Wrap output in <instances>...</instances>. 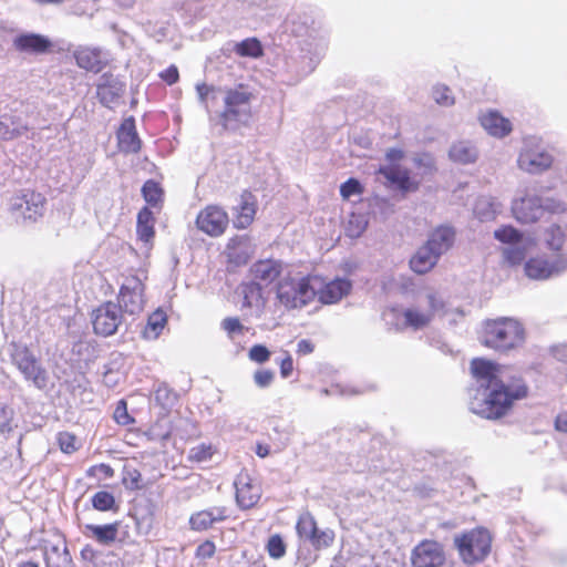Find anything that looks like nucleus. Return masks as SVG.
I'll return each instance as SVG.
<instances>
[{
	"label": "nucleus",
	"mask_w": 567,
	"mask_h": 567,
	"mask_svg": "<svg viewBox=\"0 0 567 567\" xmlns=\"http://www.w3.org/2000/svg\"><path fill=\"white\" fill-rule=\"evenodd\" d=\"M80 555H81L82 559L93 561L97 557V550L91 545H85L81 549Z\"/></svg>",
	"instance_id": "nucleus-63"
},
{
	"label": "nucleus",
	"mask_w": 567,
	"mask_h": 567,
	"mask_svg": "<svg viewBox=\"0 0 567 567\" xmlns=\"http://www.w3.org/2000/svg\"><path fill=\"white\" fill-rule=\"evenodd\" d=\"M564 210L560 203L554 199L544 202L535 195H526L513 202L512 213L520 224H533L539 220L545 212L556 213Z\"/></svg>",
	"instance_id": "nucleus-7"
},
{
	"label": "nucleus",
	"mask_w": 567,
	"mask_h": 567,
	"mask_svg": "<svg viewBox=\"0 0 567 567\" xmlns=\"http://www.w3.org/2000/svg\"><path fill=\"white\" fill-rule=\"evenodd\" d=\"M529 394V388L522 377H512L484 390L483 398L471 401V410L487 420H499L511 413L517 401Z\"/></svg>",
	"instance_id": "nucleus-1"
},
{
	"label": "nucleus",
	"mask_w": 567,
	"mask_h": 567,
	"mask_svg": "<svg viewBox=\"0 0 567 567\" xmlns=\"http://www.w3.org/2000/svg\"><path fill=\"white\" fill-rule=\"evenodd\" d=\"M315 350V344L307 339H302L297 344V353L299 355H307L312 353Z\"/></svg>",
	"instance_id": "nucleus-60"
},
{
	"label": "nucleus",
	"mask_w": 567,
	"mask_h": 567,
	"mask_svg": "<svg viewBox=\"0 0 567 567\" xmlns=\"http://www.w3.org/2000/svg\"><path fill=\"white\" fill-rule=\"evenodd\" d=\"M230 518V511L226 506H215L200 509L189 516V528L202 533L210 529L216 523H221Z\"/></svg>",
	"instance_id": "nucleus-21"
},
{
	"label": "nucleus",
	"mask_w": 567,
	"mask_h": 567,
	"mask_svg": "<svg viewBox=\"0 0 567 567\" xmlns=\"http://www.w3.org/2000/svg\"><path fill=\"white\" fill-rule=\"evenodd\" d=\"M117 146L121 152L126 154L138 153L142 147L141 140L137 135L135 127V120L133 116L126 117L122 121L117 132Z\"/></svg>",
	"instance_id": "nucleus-24"
},
{
	"label": "nucleus",
	"mask_w": 567,
	"mask_h": 567,
	"mask_svg": "<svg viewBox=\"0 0 567 567\" xmlns=\"http://www.w3.org/2000/svg\"><path fill=\"white\" fill-rule=\"evenodd\" d=\"M494 237L501 243L517 244L522 241L523 234L511 225L502 226L494 231Z\"/></svg>",
	"instance_id": "nucleus-46"
},
{
	"label": "nucleus",
	"mask_w": 567,
	"mask_h": 567,
	"mask_svg": "<svg viewBox=\"0 0 567 567\" xmlns=\"http://www.w3.org/2000/svg\"><path fill=\"white\" fill-rule=\"evenodd\" d=\"M196 91H197L200 102L205 103L207 101L209 93H212L214 91V87L206 83H200V84H197Z\"/></svg>",
	"instance_id": "nucleus-62"
},
{
	"label": "nucleus",
	"mask_w": 567,
	"mask_h": 567,
	"mask_svg": "<svg viewBox=\"0 0 567 567\" xmlns=\"http://www.w3.org/2000/svg\"><path fill=\"white\" fill-rule=\"evenodd\" d=\"M334 532L331 530V529H319L318 527L316 528V532L312 533L308 538L307 540L310 542V544L312 545V547L316 549V550H322V549H326L328 547H330L333 542H334Z\"/></svg>",
	"instance_id": "nucleus-42"
},
{
	"label": "nucleus",
	"mask_w": 567,
	"mask_h": 567,
	"mask_svg": "<svg viewBox=\"0 0 567 567\" xmlns=\"http://www.w3.org/2000/svg\"><path fill=\"white\" fill-rule=\"evenodd\" d=\"M318 527L315 516L309 513H302L299 515L296 523V532L300 538L307 539Z\"/></svg>",
	"instance_id": "nucleus-43"
},
{
	"label": "nucleus",
	"mask_w": 567,
	"mask_h": 567,
	"mask_svg": "<svg viewBox=\"0 0 567 567\" xmlns=\"http://www.w3.org/2000/svg\"><path fill=\"white\" fill-rule=\"evenodd\" d=\"M235 488L236 502L241 509H250L260 501L261 485L247 471H241L237 475Z\"/></svg>",
	"instance_id": "nucleus-15"
},
{
	"label": "nucleus",
	"mask_w": 567,
	"mask_h": 567,
	"mask_svg": "<svg viewBox=\"0 0 567 567\" xmlns=\"http://www.w3.org/2000/svg\"><path fill=\"white\" fill-rule=\"evenodd\" d=\"M91 503L94 509L99 512H110L117 511V504L115 497L112 493L107 491H99L96 492L92 498Z\"/></svg>",
	"instance_id": "nucleus-41"
},
{
	"label": "nucleus",
	"mask_w": 567,
	"mask_h": 567,
	"mask_svg": "<svg viewBox=\"0 0 567 567\" xmlns=\"http://www.w3.org/2000/svg\"><path fill=\"white\" fill-rule=\"evenodd\" d=\"M11 362L21 372L23 378L32 382L38 389H44L49 382V374L33 351L22 343H12Z\"/></svg>",
	"instance_id": "nucleus-6"
},
{
	"label": "nucleus",
	"mask_w": 567,
	"mask_h": 567,
	"mask_svg": "<svg viewBox=\"0 0 567 567\" xmlns=\"http://www.w3.org/2000/svg\"><path fill=\"white\" fill-rule=\"evenodd\" d=\"M254 254L255 248L248 235L230 237L225 247L227 265L233 269L247 265Z\"/></svg>",
	"instance_id": "nucleus-16"
},
{
	"label": "nucleus",
	"mask_w": 567,
	"mask_h": 567,
	"mask_svg": "<svg viewBox=\"0 0 567 567\" xmlns=\"http://www.w3.org/2000/svg\"><path fill=\"white\" fill-rule=\"evenodd\" d=\"M554 425L556 431L567 433V411H563L556 416Z\"/></svg>",
	"instance_id": "nucleus-61"
},
{
	"label": "nucleus",
	"mask_w": 567,
	"mask_h": 567,
	"mask_svg": "<svg viewBox=\"0 0 567 567\" xmlns=\"http://www.w3.org/2000/svg\"><path fill=\"white\" fill-rule=\"evenodd\" d=\"M482 126L493 136L504 137L508 135L513 127L508 118L496 111H489L480 117Z\"/></svg>",
	"instance_id": "nucleus-29"
},
{
	"label": "nucleus",
	"mask_w": 567,
	"mask_h": 567,
	"mask_svg": "<svg viewBox=\"0 0 567 567\" xmlns=\"http://www.w3.org/2000/svg\"><path fill=\"white\" fill-rule=\"evenodd\" d=\"M445 560L444 546L433 539H423L411 553L413 567H442Z\"/></svg>",
	"instance_id": "nucleus-13"
},
{
	"label": "nucleus",
	"mask_w": 567,
	"mask_h": 567,
	"mask_svg": "<svg viewBox=\"0 0 567 567\" xmlns=\"http://www.w3.org/2000/svg\"><path fill=\"white\" fill-rule=\"evenodd\" d=\"M249 358L255 362L264 363L269 360L270 352L265 346L256 344L249 350Z\"/></svg>",
	"instance_id": "nucleus-56"
},
{
	"label": "nucleus",
	"mask_w": 567,
	"mask_h": 567,
	"mask_svg": "<svg viewBox=\"0 0 567 567\" xmlns=\"http://www.w3.org/2000/svg\"><path fill=\"white\" fill-rule=\"evenodd\" d=\"M44 560L47 567H65L70 561L68 549L64 546L62 549L58 545H52L44 548Z\"/></svg>",
	"instance_id": "nucleus-38"
},
{
	"label": "nucleus",
	"mask_w": 567,
	"mask_h": 567,
	"mask_svg": "<svg viewBox=\"0 0 567 567\" xmlns=\"http://www.w3.org/2000/svg\"><path fill=\"white\" fill-rule=\"evenodd\" d=\"M142 195L147 204L156 207L162 204L164 192L157 182L148 179L142 187Z\"/></svg>",
	"instance_id": "nucleus-40"
},
{
	"label": "nucleus",
	"mask_w": 567,
	"mask_h": 567,
	"mask_svg": "<svg viewBox=\"0 0 567 567\" xmlns=\"http://www.w3.org/2000/svg\"><path fill=\"white\" fill-rule=\"evenodd\" d=\"M195 225L199 231L209 237H220L229 226V216L220 205L209 204L198 212Z\"/></svg>",
	"instance_id": "nucleus-11"
},
{
	"label": "nucleus",
	"mask_w": 567,
	"mask_h": 567,
	"mask_svg": "<svg viewBox=\"0 0 567 567\" xmlns=\"http://www.w3.org/2000/svg\"><path fill=\"white\" fill-rule=\"evenodd\" d=\"M72 58L79 69L97 74L107 66V59L100 47L81 44L72 51Z\"/></svg>",
	"instance_id": "nucleus-17"
},
{
	"label": "nucleus",
	"mask_w": 567,
	"mask_h": 567,
	"mask_svg": "<svg viewBox=\"0 0 567 567\" xmlns=\"http://www.w3.org/2000/svg\"><path fill=\"white\" fill-rule=\"evenodd\" d=\"M216 545L213 540L206 539L202 542L196 550H195V557L199 560H206L209 558H213L216 554Z\"/></svg>",
	"instance_id": "nucleus-53"
},
{
	"label": "nucleus",
	"mask_w": 567,
	"mask_h": 567,
	"mask_svg": "<svg viewBox=\"0 0 567 567\" xmlns=\"http://www.w3.org/2000/svg\"><path fill=\"white\" fill-rule=\"evenodd\" d=\"M385 157L389 162L396 163L404 158V152L400 148H390L386 152ZM392 165H395V164H392Z\"/></svg>",
	"instance_id": "nucleus-64"
},
{
	"label": "nucleus",
	"mask_w": 567,
	"mask_h": 567,
	"mask_svg": "<svg viewBox=\"0 0 567 567\" xmlns=\"http://www.w3.org/2000/svg\"><path fill=\"white\" fill-rule=\"evenodd\" d=\"M352 289V282L344 278H336L329 282L322 279L321 286L317 288L318 300L323 305H333L348 296Z\"/></svg>",
	"instance_id": "nucleus-23"
},
{
	"label": "nucleus",
	"mask_w": 567,
	"mask_h": 567,
	"mask_svg": "<svg viewBox=\"0 0 567 567\" xmlns=\"http://www.w3.org/2000/svg\"><path fill=\"white\" fill-rule=\"evenodd\" d=\"M322 277L308 274L300 278L290 275L282 277L276 286V297L286 309H300L311 303L317 297V288Z\"/></svg>",
	"instance_id": "nucleus-2"
},
{
	"label": "nucleus",
	"mask_w": 567,
	"mask_h": 567,
	"mask_svg": "<svg viewBox=\"0 0 567 567\" xmlns=\"http://www.w3.org/2000/svg\"><path fill=\"white\" fill-rule=\"evenodd\" d=\"M433 99L437 104L449 106L454 103L451 90L444 85H437L433 89Z\"/></svg>",
	"instance_id": "nucleus-54"
},
{
	"label": "nucleus",
	"mask_w": 567,
	"mask_h": 567,
	"mask_svg": "<svg viewBox=\"0 0 567 567\" xmlns=\"http://www.w3.org/2000/svg\"><path fill=\"white\" fill-rule=\"evenodd\" d=\"M499 204L493 199H478L474 207V213L481 221L494 220L498 213Z\"/></svg>",
	"instance_id": "nucleus-39"
},
{
	"label": "nucleus",
	"mask_w": 567,
	"mask_h": 567,
	"mask_svg": "<svg viewBox=\"0 0 567 567\" xmlns=\"http://www.w3.org/2000/svg\"><path fill=\"white\" fill-rule=\"evenodd\" d=\"M14 426V410L0 398V432H11Z\"/></svg>",
	"instance_id": "nucleus-44"
},
{
	"label": "nucleus",
	"mask_w": 567,
	"mask_h": 567,
	"mask_svg": "<svg viewBox=\"0 0 567 567\" xmlns=\"http://www.w3.org/2000/svg\"><path fill=\"white\" fill-rule=\"evenodd\" d=\"M255 280L265 284L275 281L282 271V262L276 259H259L249 269Z\"/></svg>",
	"instance_id": "nucleus-25"
},
{
	"label": "nucleus",
	"mask_w": 567,
	"mask_h": 567,
	"mask_svg": "<svg viewBox=\"0 0 567 567\" xmlns=\"http://www.w3.org/2000/svg\"><path fill=\"white\" fill-rule=\"evenodd\" d=\"M503 257L507 265L518 266L525 259V249L522 247H508L503 250Z\"/></svg>",
	"instance_id": "nucleus-51"
},
{
	"label": "nucleus",
	"mask_w": 567,
	"mask_h": 567,
	"mask_svg": "<svg viewBox=\"0 0 567 567\" xmlns=\"http://www.w3.org/2000/svg\"><path fill=\"white\" fill-rule=\"evenodd\" d=\"M450 157L456 163L470 164L476 161L477 153L473 146L464 142H458L451 147Z\"/></svg>",
	"instance_id": "nucleus-36"
},
{
	"label": "nucleus",
	"mask_w": 567,
	"mask_h": 567,
	"mask_svg": "<svg viewBox=\"0 0 567 567\" xmlns=\"http://www.w3.org/2000/svg\"><path fill=\"white\" fill-rule=\"evenodd\" d=\"M258 199L252 192L245 189L240 193L237 205L233 208V225L236 229L249 228L256 218Z\"/></svg>",
	"instance_id": "nucleus-19"
},
{
	"label": "nucleus",
	"mask_w": 567,
	"mask_h": 567,
	"mask_svg": "<svg viewBox=\"0 0 567 567\" xmlns=\"http://www.w3.org/2000/svg\"><path fill=\"white\" fill-rule=\"evenodd\" d=\"M122 483L132 491L143 488V477L141 472L134 467H125L123 472Z\"/></svg>",
	"instance_id": "nucleus-48"
},
{
	"label": "nucleus",
	"mask_w": 567,
	"mask_h": 567,
	"mask_svg": "<svg viewBox=\"0 0 567 567\" xmlns=\"http://www.w3.org/2000/svg\"><path fill=\"white\" fill-rule=\"evenodd\" d=\"M565 239V233L558 225H551L545 231V245L553 254H565L563 250Z\"/></svg>",
	"instance_id": "nucleus-37"
},
{
	"label": "nucleus",
	"mask_w": 567,
	"mask_h": 567,
	"mask_svg": "<svg viewBox=\"0 0 567 567\" xmlns=\"http://www.w3.org/2000/svg\"><path fill=\"white\" fill-rule=\"evenodd\" d=\"M251 99L252 93L243 83L225 91L224 110L219 114L220 124L225 130L248 123L251 117Z\"/></svg>",
	"instance_id": "nucleus-5"
},
{
	"label": "nucleus",
	"mask_w": 567,
	"mask_h": 567,
	"mask_svg": "<svg viewBox=\"0 0 567 567\" xmlns=\"http://www.w3.org/2000/svg\"><path fill=\"white\" fill-rule=\"evenodd\" d=\"M491 536L487 530L475 528L455 539L460 556L466 564L483 560L491 550Z\"/></svg>",
	"instance_id": "nucleus-8"
},
{
	"label": "nucleus",
	"mask_w": 567,
	"mask_h": 567,
	"mask_svg": "<svg viewBox=\"0 0 567 567\" xmlns=\"http://www.w3.org/2000/svg\"><path fill=\"white\" fill-rule=\"evenodd\" d=\"M470 368L473 378L484 390L502 382L499 378L501 365L494 361L475 358L471 361Z\"/></svg>",
	"instance_id": "nucleus-22"
},
{
	"label": "nucleus",
	"mask_w": 567,
	"mask_h": 567,
	"mask_svg": "<svg viewBox=\"0 0 567 567\" xmlns=\"http://www.w3.org/2000/svg\"><path fill=\"white\" fill-rule=\"evenodd\" d=\"M217 453V447L213 443H200L189 449L186 460L190 465H198L209 462Z\"/></svg>",
	"instance_id": "nucleus-33"
},
{
	"label": "nucleus",
	"mask_w": 567,
	"mask_h": 567,
	"mask_svg": "<svg viewBox=\"0 0 567 567\" xmlns=\"http://www.w3.org/2000/svg\"><path fill=\"white\" fill-rule=\"evenodd\" d=\"M243 296V308H252L264 305L262 288L257 281L244 282L239 287Z\"/></svg>",
	"instance_id": "nucleus-32"
},
{
	"label": "nucleus",
	"mask_w": 567,
	"mask_h": 567,
	"mask_svg": "<svg viewBox=\"0 0 567 567\" xmlns=\"http://www.w3.org/2000/svg\"><path fill=\"white\" fill-rule=\"evenodd\" d=\"M167 323V316L162 309L153 311L147 319V323L143 330L145 339H156Z\"/></svg>",
	"instance_id": "nucleus-34"
},
{
	"label": "nucleus",
	"mask_w": 567,
	"mask_h": 567,
	"mask_svg": "<svg viewBox=\"0 0 567 567\" xmlns=\"http://www.w3.org/2000/svg\"><path fill=\"white\" fill-rule=\"evenodd\" d=\"M517 162L519 168L535 174L548 169L553 164V157L534 142H527L519 153Z\"/></svg>",
	"instance_id": "nucleus-18"
},
{
	"label": "nucleus",
	"mask_w": 567,
	"mask_h": 567,
	"mask_svg": "<svg viewBox=\"0 0 567 567\" xmlns=\"http://www.w3.org/2000/svg\"><path fill=\"white\" fill-rule=\"evenodd\" d=\"M274 373L269 370H260L255 373V381L259 386H267L271 383Z\"/></svg>",
	"instance_id": "nucleus-58"
},
{
	"label": "nucleus",
	"mask_w": 567,
	"mask_h": 567,
	"mask_svg": "<svg viewBox=\"0 0 567 567\" xmlns=\"http://www.w3.org/2000/svg\"><path fill=\"white\" fill-rule=\"evenodd\" d=\"M121 322L120 307L112 301L101 303L92 313L93 330L99 336L110 337L115 334Z\"/></svg>",
	"instance_id": "nucleus-12"
},
{
	"label": "nucleus",
	"mask_w": 567,
	"mask_h": 567,
	"mask_svg": "<svg viewBox=\"0 0 567 567\" xmlns=\"http://www.w3.org/2000/svg\"><path fill=\"white\" fill-rule=\"evenodd\" d=\"M484 346L498 352H508L525 342L523 324L513 318L487 320L483 330Z\"/></svg>",
	"instance_id": "nucleus-3"
},
{
	"label": "nucleus",
	"mask_w": 567,
	"mask_h": 567,
	"mask_svg": "<svg viewBox=\"0 0 567 567\" xmlns=\"http://www.w3.org/2000/svg\"><path fill=\"white\" fill-rule=\"evenodd\" d=\"M56 442L60 450L65 454H73L80 449L76 435L68 431L59 432Z\"/></svg>",
	"instance_id": "nucleus-45"
},
{
	"label": "nucleus",
	"mask_w": 567,
	"mask_h": 567,
	"mask_svg": "<svg viewBox=\"0 0 567 567\" xmlns=\"http://www.w3.org/2000/svg\"><path fill=\"white\" fill-rule=\"evenodd\" d=\"M155 217L152 210L144 206L137 214L136 236L147 248H152L155 238Z\"/></svg>",
	"instance_id": "nucleus-26"
},
{
	"label": "nucleus",
	"mask_w": 567,
	"mask_h": 567,
	"mask_svg": "<svg viewBox=\"0 0 567 567\" xmlns=\"http://www.w3.org/2000/svg\"><path fill=\"white\" fill-rule=\"evenodd\" d=\"M567 270V254L535 256L524 265L525 275L533 280H547Z\"/></svg>",
	"instance_id": "nucleus-9"
},
{
	"label": "nucleus",
	"mask_w": 567,
	"mask_h": 567,
	"mask_svg": "<svg viewBox=\"0 0 567 567\" xmlns=\"http://www.w3.org/2000/svg\"><path fill=\"white\" fill-rule=\"evenodd\" d=\"M86 477L101 480H109L114 477L115 471L114 468L106 463H100L90 466L85 472Z\"/></svg>",
	"instance_id": "nucleus-49"
},
{
	"label": "nucleus",
	"mask_w": 567,
	"mask_h": 567,
	"mask_svg": "<svg viewBox=\"0 0 567 567\" xmlns=\"http://www.w3.org/2000/svg\"><path fill=\"white\" fill-rule=\"evenodd\" d=\"M114 421L120 425H130L134 423V419L128 414L127 404L124 400H121L113 414Z\"/></svg>",
	"instance_id": "nucleus-52"
},
{
	"label": "nucleus",
	"mask_w": 567,
	"mask_h": 567,
	"mask_svg": "<svg viewBox=\"0 0 567 567\" xmlns=\"http://www.w3.org/2000/svg\"><path fill=\"white\" fill-rule=\"evenodd\" d=\"M363 192V186L355 178H349L340 186V195L344 200H348L353 195H362Z\"/></svg>",
	"instance_id": "nucleus-50"
},
{
	"label": "nucleus",
	"mask_w": 567,
	"mask_h": 567,
	"mask_svg": "<svg viewBox=\"0 0 567 567\" xmlns=\"http://www.w3.org/2000/svg\"><path fill=\"white\" fill-rule=\"evenodd\" d=\"M159 78L168 85L179 81V72L176 65L172 64L159 73Z\"/></svg>",
	"instance_id": "nucleus-57"
},
{
	"label": "nucleus",
	"mask_w": 567,
	"mask_h": 567,
	"mask_svg": "<svg viewBox=\"0 0 567 567\" xmlns=\"http://www.w3.org/2000/svg\"><path fill=\"white\" fill-rule=\"evenodd\" d=\"M268 555L274 559H280L286 555L287 546L279 534L271 535L266 544Z\"/></svg>",
	"instance_id": "nucleus-47"
},
{
	"label": "nucleus",
	"mask_w": 567,
	"mask_h": 567,
	"mask_svg": "<svg viewBox=\"0 0 567 567\" xmlns=\"http://www.w3.org/2000/svg\"><path fill=\"white\" fill-rule=\"evenodd\" d=\"M234 51L239 56L258 59L264 55L261 42L257 38H247L235 44Z\"/></svg>",
	"instance_id": "nucleus-35"
},
{
	"label": "nucleus",
	"mask_w": 567,
	"mask_h": 567,
	"mask_svg": "<svg viewBox=\"0 0 567 567\" xmlns=\"http://www.w3.org/2000/svg\"><path fill=\"white\" fill-rule=\"evenodd\" d=\"M437 260L439 257L423 245L410 259V267L415 274L424 275L435 267Z\"/></svg>",
	"instance_id": "nucleus-31"
},
{
	"label": "nucleus",
	"mask_w": 567,
	"mask_h": 567,
	"mask_svg": "<svg viewBox=\"0 0 567 567\" xmlns=\"http://www.w3.org/2000/svg\"><path fill=\"white\" fill-rule=\"evenodd\" d=\"M221 328L227 332L229 337L234 334H241L245 330L240 320L236 317H227L221 321Z\"/></svg>",
	"instance_id": "nucleus-55"
},
{
	"label": "nucleus",
	"mask_w": 567,
	"mask_h": 567,
	"mask_svg": "<svg viewBox=\"0 0 567 567\" xmlns=\"http://www.w3.org/2000/svg\"><path fill=\"white\" fill-rule=\"evenodd\" d=\"M414 162L421 169L414 175L411 174L410 169L400 165L382 166L378 174L383 175L389 185L395 187L402 195L414 193L420 188L424 177L432 175L436 169L433 158L429 155L416 157Z\"/></svg>",
	"instance_id": "nucleus-4"
},
{
	"label": "nucleus",
	"mask_w": 567,
	"mask_h": 567,
	"mask_svg": "<svg viewBox=\"0 0 567 567\" xmlns=\"http://www.w3.org/2000/svg\"><path fill=\"white\" fill-rule=\"evenodd\" d=\"M45 203V197L41 193L29 189L13 198L11 209L21 212L24 219L35 221L43 216Z\"/></svg>",
	"instance_id": "nucleus-20"
},
{
	"label": "nucleus",
	"mask_w": 567,
	"mask_h": 567,
	"mask_svg": "<svg viewBox=\"0 0 567 567\" xmlns=\"http://www.w3.org/2000/svg\"><path fill=\"white\" fill-rule=\"evenodd\" d=\"M280 374L282 378H288L293 371V360L289 353L280 361Z\"/></svg>",
	"instance_id": "nucleus-59"
},
{
	"label": "nucleus",
	"mask_w": 567,
	"mask_h": 567,
	"mask_svg": "<svg viewBox=\"0 0 567 567\" xmlns=\"http://www.w3.org/2000/svg\"><path fill=\"white\" fill-rule=\"evenodd\" d=\"M426 299L429 303L427 310L410 307L402 311L404 328L421 330L427 327L436 315L444 312L445 301L437 292L427 293Z\"/></svg>",
	"instance_id": "nucleus-10"
},
{
	"label": "nucleus",
	"mask_w": 567,
	"mask_h": 567,
	"mask_svg": "<svg viewBox=\"0 0 567 567\" xmlns=\"http://www.w3.org/2000/svg\"><path fill=\"white\" fill-rule=\"evenodd\" d=\"M14 47L21 52L41 54L49 52L52 48L51 41L41 34H21L14 39Z\"/></svg>",
	"instance_id": "nucleus-27"
},
{
	"label": "nucleus",
	"mask_w": 567,
	"mask_h": 567,
	"mask_svg": "<svg viewBox=\"0 0 567 567\" xmlns=\"http://www.w3.org/2000/svg\"><path fill=\"white\" fill-rule=\"evenodd\" d=\"M144 284L136 275L125 277L117 296L118 307L131 315L138 313L144 306Z\"/></svg>",
	"instance_id": "nucleus-14"
},
{
	"label": "nucleus",
	"mask_w": 567,
	"mask_h": 567,
	"mask_svg": "<svg viewBox=\"0 0 567 567\" xmlns=\"http://www.w3.org/2000/svg\"><path fill=\"white\" fill-rule=\"evenodd\" d=\"M118 528V522L105 525L86 524L83 533L86 537L93 538L102 545H110L116 540Z\"/></svg>",
	"instance_id": "nucleus-30"
},
{
	"label": "nucleus",
	"mask_w": 567,
	"mask_h": 567,
	"mask_svg": "<svg viewBox=\"0 0 567 567\" xmlns=\"http://www.w3.org/2000/svg\"><path fill=\"white\" fill-rule=\"evenodd\" d=\"M455 231L451 227L440 226L433 230L425 245L440 258L454 244Z\"/></svg>",
	"instance_id": "nucleus-28"
}]
</instances>
